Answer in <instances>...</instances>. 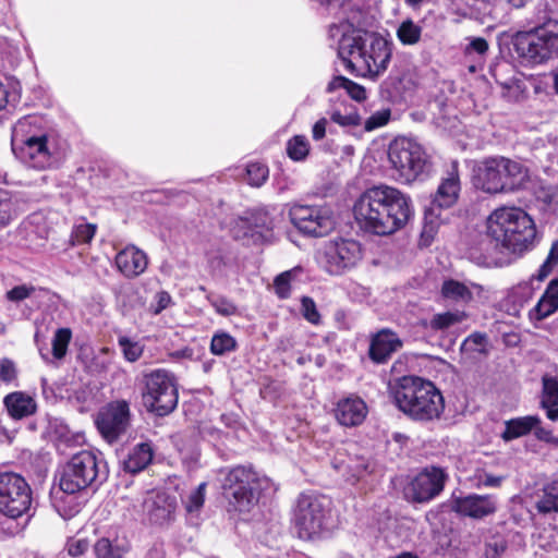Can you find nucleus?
Wrapping results in <instances>:
<instances>
[{"label": "nucleus", "mask_w": 558, "mask_h": 558, "mask_svg": "<svg viewBox=\"0 0 558 558\" xmlns=\"http://www.w3.org/2000/svg\"><path fill=\"white\" fill-rule=\"evenodd\" d=\"M109 476L108 463L99 451L82 450L66 462L59 478V489L51 493L52 504L65 517L77 511L70 505L74 496L86 489L96 490Z\"/></svg>", "instance_id": "nucleus-2"}, {"label": "nucleus", "mask_w": 558, "mask_h": 558, "mask_svg": "<svg viewBox=\"0 0 558 558\" xmlns=\"http://www.w3.org/2000/svg\"><path fill=\"white\" fill-rule=\"evenodd\" d=\"M534 507L543 515L558 512V480L544 486L542 495L537 497Z\"/></svg>", "instance_id": "nucleus-32"}, {"label": "nucleus", "mask_w": 558, "mask_h": 558, "mask_svg": "<svg viewBox=\"0 0 558 558\" xmlns=\"http://www.w3.org/2000/svg\"><path fill=\"white\" fill-rule=\"evenodd\" d=\"M460 190L459 162L453 160L447 167L429 207L425 209L424 232L434 231L437 220L440 219V210L450 208L457 203Z\"/></svg>", "instance_id": "nucleus-14"}, {"label": "nucleus", "mask_w": 558, "mask_h": 558, "mask_svg": "<svg viewBox=\"0 0 558 558\" xmlns=\"http://www.w3.org/2000/svg\"><path fill=\"white\" fill-rule=\"evenodd\" d=\"M558 311V278L551 279L538 302L529 311L531 322H541Z\"/></svg>", "instance_id": "nucleus-24"}, {"label": "nucleus", "mask_w": 558, "mask_h": 558, "mask_svg": "<svg viewBox=\"0 0 558 558\" xmlns=\"http://www.w3.org/2000/svg\"><path fill=\"white\" fill-rule=\"evenodd\" d=\"M56 137L47 130L37 134H33L26 138L20 140V142L11 143L12 151H16L20 148L28 147L36 145L38 143H44L46 140H54Z\"/></svg>", "instance_id": "nucleus-55"}, {"label": "nucleus", "mask_w": 558, "mask_h": 558, "mask_svg": "<svg viewBox=\"0 0 558 558\" xmlns=\"http://www.w3.org/2000/svg\"><path fill=\"white\" fill-rule=\"evenodd\" d=\"M327 124H328L327 119L326 118H322V119H319L313 125V129H312V137H313V140L320 141V140H323L325 137L326 130H327Z\"/></svg>", "instance_id": "nucleus-63"}, {"label": "nucleus", "mask_w": 558, "mask_h": 558, "mask_svg": "<svg viewBox=\"0 0 558 558\" xmlns=\"http://www.w3.org/2000/svg\"><path fill=\"white\" fill-rule=\"evenodd\" d=\"M17 378V368L15 363L8 359H0V380L4 384H12Z\"/></svg>", "instance_id": "nucleus-56"}, {"label": "nucleus", "mask_w": 558, "mask_h": 558, "mask_svg": "<svg viewBox=\"0 0 558 558\" xmlns=\"http://www.w3.org/2000/svg\"><path fill=\"white\" fill-rule=\"evenodd\" d=\"M527 171L518 161L496 156L484 159L474 169L475 187L486 193L511 192L522 186Z\"/></svg>", "instance_id": "nucleus-8"}, {"label": "nucleus", "mask_w": 558, "mask_h": 558, "mask_svg": "<svg viewBox=\"0 0 558 558\" xmlns=\"http://www.w3.org/2000/svg\"><path fill=\"white\" fill-rule=\"evenodd\" d=\"M250 223L254 230L263 234L264 231H270L275 227V219L266 208L255 209L250 217Z\"/></svg>", "instance_id": "nucleus-43"}, {"label": "nucleus", "mask_w": 558, "mask_h": 558, "mask_svg": "<svg viewBox=\"0 0 558 558\" xmlns=\"http://www.w3.org/2000/svg\"><path fill=\"white\" fill-rule=\"evenodd\" d=\"M353 213L363 231L383 236L403 229L414 217V205L409 194L387 184H378L360 195Z\"/></svg>", "instance_id": "nucleus-1"}, {"label": "nucleus", "mask_w": 558, "mask_h": 558, "mask_svg": "<svg viewBox=\"0 0 558 558\" xmlns=\"http://www.w3.org/2000/svg\"><path fill=\"white\" fill-rule=\"evenodd\" d=\"M501 481H502V477H500V476L486 474L484 476V478L482 480V483L484 486H487V487H497L500 485Z\"/></svg>", "instance_id": "nucleus-64"}, {"label": "nucleus", "mask_w": 558, "mask_h": 558, "mask_svg": "<svg viewBox=\"0 0 558 558\" xmlns=\"http://www.w3.org/2000/svg\"><path fill=\"white\" fill-rule=\"evenodd\" d=\"M388 158L396 171V180L411 183L429 171L428 157L415 140L397 137L388 149Z\"/></svg>", "instance_id": "nucleus-9"}, {"label": "nucleus", "mask_w": 558, "mask_h": 558, "mask_svg": "<svg viewBox=\"0 0 558 558\" xmlns=\"http://www.w3.org/2000/svg\"><path fill=\"white\" fill-rule=\"evenodd\" d=\"M401 347L402 341L396 332L389 329H381L372 337L368 355L373 362L383 364Z\"/></svg>", "instance_id": "nucleus-22"}, {"label": "nucleus", "mask_w": 558, "mask_h": 558, "mask_svg": "<svg viewBox=\"0 0 558 558\" xmlns=\"http://www.w3.org/2000/svg\"><path fill=\"white\" fill-rule=\"evenodd\" d=\"M206 488L207 483L202 482L196 488L182 497V504L187 513L198 512L202 509L205 502Z\"/></svg>", "instance_id": "nucleus-41"}, {"label": "nucleus", "mask_w": 558, "mask_h": 558, "mask_svg": "<svg viewBox=\"0 0 558 558\" xmlns=\"http://www.w3.org/2000/svg\"><path fill=\"white\" fill-rule=\"evenodd\" d=\"M47 130L48 129L43 117L37 114L22 117L12 126L11 143H17L20 140Z\"/></svg>", "instance_id": "nucleus-28"}, {"label": "nucleus", "mask_w": 558, "mask_h": 558, "mask_svg": "<svg viewBox=\"0 0 558 558\" xmlns=\"http://www.w3.org/2000/svg\"><path fill=\"white\" fill-rule=\"evenodd\" d=\"M238 348L236 340L227 331H217L213 335L210 341V352L214 355H225L235 351Z\"/></svg>", "instance_id": "nucleus-35"}, {"label": "nucleus", "mask_w": 558, "mask_h": 558, "mask_svg": "<svg viewBox=\"0 0 558 558\" xmlns=\"http://www.w3.org/2000/svg\"><path fill=\"white\" fill-rule=\"evenodd\" d=\"M301 314L305 320L312 325H320L322 316L317 310L315 301L310 296H302L301 299Z\"/></svg>", "instance_id": "nucleus-49"}, {"label": "nucleus", "mask_w": 558, "mask_h": 558, "mask_svg": "<svg viewBox=\"0 0 558 558\" xmlns=\"http://www.w3.org/2000/svg\"><path fill=\"white\" fill-rule=\"evenodd\" d=\"M330 500L318 494L304 493L294 508L293 525L302 539H315L327 529Z\"/></svg>", "instance_id": "nucleus-10"}, {"label": "nucleus", "mask_w": 558, "mask_h": 558, "mask_svg": "<svg viewBox=\"0 0 558 558\" xmlns=\"http://www.w3.org/2000/svg\"><path fill=\"white\" fill-rule=\"evenodd\" d=\"M396 35L403 46H414L421 41L423 28L412 19H407L400 23Z\"/></svg>", "instance_id": "nucleus-34"}, {"label": "nucleus", "mask_w": 558, "mask_h": 558, "mask_svg": "<svg viewBox=\"0 0 558 558\" xmlns=\"http://www.w3.org/2000/svg\"><path fill=\"white\" fill-rule=\"evenodd\" d=\"M4 407L11 417L21 420L36 412V401L23 391H14L4 397Z\"/></svg>", "instance_id": "nucleus-26"}, {"label": "nucleus", "mask_w": 558, "mask_h": 558, "mask_svg": "<svg viewBox=\"0 0 558 558\" xmlns=\"http://www.w3.org/2000/svg\"><path fill=\"white\" fill-rule=\"evenodd\" d=\"M118 344L122 351L123 357L131 363L136 362L144 352V347L130 338L123 336L119 337Z\"/></svg>", "instance_id": "nucleus-45"}, {"label": "nucleus", "mask_w": 558, "mask_h": 558, "mask_svg": "<svg viewBox=\"0 0 558 558\" xmlns=\"http://www.w3.org/2000/svg\"><path fill=\"white\" fill-rule=\"evenodd\" d=\"M36 291V288L33 284H19L10 289L5 293V298L8 301L12 303H20L28 298H31Z\"/></svg>", "instance_id": "nucleus-53"}, {"label": "nucleus", "mask_w": 558, "mask_h": 558, "mask_svg": "<svg viewBox=\"0 0 558 558\" xmlns=\"http://www.w3.org/2000/svg\"><path fill=\"white\" fill-rule=\"evenodd\" d=\"M333 413L336 421L341 426L357 427L366 420L368 407L362 397L348 393L336 402Z\"/></svg>", "instance_id": "nucleus-19"}, {"label": "nucleus", "mask_w": 558, "mask_h": 558, "mask_svg": "<svg viewBox=\"0 0 558 558\" xmlns=\"http://www.w3.org/2000/svg\"><path fill=\"white\" fill-rule=\"evenodd\" d=\"M512 43L523 63L541 64L558 50V21L544 12L527 29L517 32Z\"/></svg>", "instance_id": "nucleus-7"}, {"label": "nucleus", "mask_w": 558, "mask_h": 558, "mask_svg": "<svg viewBox=\"0 0 558 558\" xmlns=\"http://www.w3.org/2000/svg\"><path fill=\"white\" fill-rule=\"evenodd\" d=\"M330 119L341 126H359L362 123V118L354 109L345 112L336 110L331 113Z\"/></svg>", "instance_id": "nucleus-50"}, {"label": "nucleus", "mask_w": 558, "mask_h": 558, "mask_svg": "<svg viewBox=\"0 0 558 558\" xmlns=\"http://www.w3.org/2000/svg\"><path fill=\"white\" fill-rule=\"evenodd\" d=\"M558 264V240H556L549 250V253L544 260V263L539 266L536 274H534V278L537 279V282L543 281L548 275L551 272L553 268Z\"/></svg>", "instance_id": "nucleus-48"}, {"label": "nucleus", "mask_w": 558, "mask_h": 558, "mask_svg": "<svg viewBox=\"0 0 558 558\" xmlns=\"http://www.w3.org/2000/svg\"><path fill=\"white\" fill-rule=\"evenodd\" d=\"M88 548V543L85 539L73 541L68 544V553L72 557L83 555Z\"/></svg>", "instance_id": "nucleus-62"}, {"label": "nucleus", "mask_w": 558, "mask_h": 558, "mask_svg": "<svg viewBox=\"0 0 558 558\" xmlns=\"http://www.w3.org/2000/svg\"><path fill=\"white\" fill-rule=\"evenodd\" d=\"M322 14L338 15L348 0H311Z\"/></svg>", "instance_id": "nucleus-54"}, {"label": "nucleus", "mask_w": 558, "mask_h": 558, "mask_svg": "<svg viewBox=\"0 0 558 558\" xmlns=\"http://www.w3.org/2000/svg\"><path fill=\"white\" fill-rule=\"evenodd\" d=\"M338 54L351 73L376 80L390 63L392 43L378 33L357 32L352 36H342Z\"/></svg>", "instance_id": "nucleus-3"}, {"label": "nucleus", "mask_w": 558, "mask_h": 558, "mask_svg": "<svg viewBox=\"0 0 558 558\" xmlns=\"http://www.w3.org/2000/svg\"><path fill=\"white\" fill-rule=\"evenodd\" d=\"M14 204L11 193L0 189V229L7 227L13 219Z\"/></svg>", "instance_id": "nucleus-47"}, {"label": "nucleus", "mask_w": 558, "mask_h": 558, "mask_svg": "<svg viewBox=\"0 0 558 558\" xmlns=\"http://www.w3.org/2000/svg\"><path fill=\"white\" fill-rule=\"evenodd\" d=\"M95 423L104 439L109 444L117 441L130 423L129 403L125 400L108 403L98 412Z\"/></svg>", "instance_id": "nucleus-17"}, {"label": "nucleus", "mask_w": 558, "mask_h": 558, "mask_svg": "<svg viewBox=\"0 0 558 558\" xmlns=\"http://www.w3.org/2000/svg\"><path fill=\"white\" fill-rule=\"evenodd\" d=\"M291 223L304 235L323 238L336 227V217L327 204L306 205L295 203L289 210Z\"/></svg>", "instance_id": "nucleus-12"}, {"label": "nucleus", "mask_w": 558, "mask_h": 558, "mask_svg": "<svg viewBox=\"0 0 558 558\" xmlns=\"http://www.w3.org/2000/svg\"><path fill=\"white\" fill-rule=\"evenodd\" d=\"M177 508L175 497L165 492H158L148 497L144 502V509L150 522L163 524L170 521Z\"/></svg>", "instance_id": "nucleus-23"}, {"label": "nucleus", "mask_w": 558, "mask_h": 558, "mask_svg": "<svg viewBox=\"0 0 558 558\" xmlns=\"http://www.w3.org/2000/svg\"><path fill=\"white\" fill-rule=\"evenodd\" d=\"M338 88H343L348 95L356 101H363L366 99L365 88L342 75L335 76L327 85L328 93H332Z\"/></svg>", "instance_id": "nucleus-33"}, {"label": "nucleus", "mask_w": 558, "mask_h": 558, "mask_svg": "<svg viewBox=\"0 0 558 558\" xmlns=\"http://www.w3.org/2000/svg\"><path fill=\"white\" fill-rule=\"evenodd\" d=\"M391 395L397 408L413 421L432 422L445 410L439 389L421 377L403 376L391 386Z\"/></svg>", "instance_id": "nucleus-4"}, {"label": "nucleus", "mask_w": 558, "mask_h": 558, "mask_svg": "<svg viewBox=\"0 0 558 558\" xmlns=\"http://www.w3.org/2000/svg\"><path fill=\"white\" fill-rule=\"evenodd\" d=\"M171 295L167 291H159L155 294L154 302L151 303V311L154 314H160L163 310L171 304Z\"/></svg>", "instance_id": "nucleus-60"}, {"label": "nucleus", "mask_w": 558, "mask_h": 558, "mask_svg": "<svg viewBox=\"0 0 558 558\" xmlns=\"http://www.w3.org/2000/svg\"><path fill=\"white\" fill-rule=\"evenodd\" d=\"M96 232V226L81 222L73 227L71 233L72 245L85 244L92 241Z\"/></svg>", "instance_id": "nucleus-46"}, {"label": "nucleus", "mask_w": 558, "mask_h": 558, "mask_svg": "<svg viewBox=\"0 0 558 558\" xmlns=\"http://www.w3.org/2000/svg\"><path fill=\"white\" fill-rule=\"evenodd\" d=\"M32 501L31 486L22 475L0 473V513L10 519L21 518L28 514Z\"/></svg>", "instance_id": "nucleus-13"}, {"label": "nucleus", "mask_w": 558, "mask_h": 558, "mask_svg": "<svg viewBox=\"0 0 558 558\" xmlns=\"http://www.w3.org/2000/svg\"><path fill=\"white\" fill-rule=\"evenodd\" d=\"M223 496L230 510L246 513L258 502L259 494L269 490L274 484L252 465H235L219 471Z\"/></svg>", "instance_id": "nucleus-6"}, {"label": "nucleus", "mask_w": 558, "mask_h": 558, "mask_svg": "<svg viewBox=\"0 0 558 558\" xmlns=\"http://www.w3.org/2000/svg\"><path fill=\"white\" fill-rule=\"evenodd\" d=\"M94 550L97 558H122L121 549L113 546L108 538L97 541Z\"/></svg>", "instance_id": "nucleus-52"}, {"label": "nucleus", "mask_w": 558, "mask_h": 558, "mask_svg": "<svg viewBox=\"0 0 558 558\" xmlns=\"http://www.w3.org/2000/svg\"><path fill=\"white\" fill-rule=\"evenodd\" d=\"M537 281L534 278V275L530 278L529 281H523L512 288L509 299L514 305L523 306L526 302H529L535 291L534 282Z\"/></svg>", "instance_id": "nucleus-40"}, {"label": "nucleus", "mask_w": 558, "mask_h": 558, "mask_svg": "<svg viewBox=\"0 0 558 558\" xmlns=\"http://www.w3.org/2000/svg\"><path fill=\"white\" fill-rule=\"evenodd\" d=\"M497 509L496 500L490 495L470 494L452 499V510L457 513L473 519H482Z\"/></svg>", "instance_id": "nucleus-20"}, {"label": "nucleus", "mask_w": 558, "mask_h": 558, "mask_svg": "<svg viewBox=\"0 0 558 558\" xmlns=\"http://www.w3.org/2000/svg\"><path fill=\"white\" fill-rule=\"evenodd\" d=\"M280 392H281V386L279 383L275 381V380H270L269 383L263 385V387L260 388V397L264 399V400H268V401H275L279 396H280Z\"/></svg>", "instance_id": "nucleus-61"}, {"label": "nucleus", "mask_w": 558, "mask_h": 558, "mask_svg": "<svg viewBox=\"0 0 558 558\" xmlns=\"http://www.w3.org/2000/svg\"><path fill=\"white\" fill-rule=\"evenodd\" d=\"M447 480L448 473L445 469L425 466L405 486L404 496L411 502H428L444 490Z\"/></svg>", "instance_id": "nucleus-16"}, {"label": "nucleus", "mask_w": 558, "mask_h": 558, "mask_svg": "<svg viewBox=\"0 0 558 558\" xmlns=\"http://www.w3.org/2000/svg\"><path fill=\"white\" fill-rule=\"evenodd\" d=\"M441 296L446 302L465 305L472 301L473 293L465 283L454 279H447L441 286Z\"/></svg>", "instance_id": "nucleus-31"}, {"label": "nucleus", "mask_w": 558, "mask_h": 558, "mask_svg": "<svg viewBox=\"0 0 558 558\" xmlns=\"http://www.w3.org/2000/svg\"><path fill=\"white\" fill-rule=\"evenodd\" d=\"M143 400L147 410L158 416L170 414L178 405L179 393L174 375L163 368L144 375Z\"/></svg>", "instance_id": "nucleus-11"}, {"label": "nucleus", "mask_w": 558, "mask_h": 558, "mask_svg": "<svg viewBox=\"0 0 558 558\" xmlns=\"http://www.w3.org/2000/svg\"><path fill=\"white\" fill-rule=\"evenodd\" d=\"M25 167L35 170H47L56 167L60 160V149L57 140H46L33 146L13 151Z\"/></svg>", "instance_id": "nucleus-18"}, {"label": "nucleus", "mask_w": 558, "mask_h": 558, "mask_svg": "<svg viewBox=\"0 0 558 558\" xmlns=\"http://www.w3.org/2000/svg\"><path fill=\"white\" fill-rule=\"evenodd\" d=\"M375 468V463L369 459L357 458L355 460H351L347 465L348 470V481L352 484L363 480L366 475H369Z\"/></svg>", "instance_id": "nucleus-38"}, {"label": "nucleus", "mask_w": 558, "mask_h": 558, "mask_svg": "<svg viewBox=\"0 0 558 558\" xmlns=\"http://www.w3.org/2000/svg\"><path fill=\"white\" fill-rule=\"evenodd\" d=\"M362 246L353 239L337 238L324 246L323 267L330 275H341L362 259Z\"/></svg>", "instance_id": "nucleus-15"}, {"label": "nucleus", "mask_w": 558, "mask_h": 558, "mask_svg": "<svg viewBox=\"0 0 558 558\" xmlns=\"http://www.w3.org/2000/svg\"><path fill=\"white\" fill-rule=\"evenodd\" d=\"M487 235L496 245L512 253L531 250L536 240V227L527 213L518 207H501L487 218Z\"/></svg>", "instance_id": "nucleus-5"}, {"label": "nucleus", "mask_w": 558, "mask_h": 558, "mask_svg": "<svg viewBox=\"0 0 558 558\" xmlns=\"http://www.w3.org/2000/svg\"><path fill=\"white\" fill-rule=\"evenodd\" d=\"M72 339V331L70 328H59L56 330L52 338V355L57 360H61L68 352V347Z\"/></svg>", "instance_id": "nucleus-42"}, {"label": "nucleus", "mask_w": 558, "mask_h": 558, "mask_svg": "<svg viewBox=\"0 0 558 558\" xmlns=\"http://www.w3.org/2000/svg\"><path fill=\"white\" fill-rule=\"evenodd\" d=\"M541 407L546 411L548 420H558V380L554 377L543 378Z\"/></svg>", "instance_id": "nucleus-30"}, {"label": "nucleus", "mask_w": 558, "mask_h": 558, "mask_svg": "<svg viewBox=\"0 0 558 558\" xmlns=\"http://www.w3.org/2000/svg\"><path fill=\"white\" fill-rule=\"evenodd\" d=\"M269 177V169L267 165L254 161L248 162L245 168V180L247 184L253 187H260L265 184Z\"/></svg>", "instance_id": "nucleus-39"}, {"label": "nucleus", "mask_w": 558, "mask_h": 558, "mask_svg": "<svg viewBox=\"0 0 558 558\" xmlns=\"http://www.w3.org/2000/svg\"><path fill=\"white\" fill-rule=\"evenodd\" d=\"M465 316L466 315L463 311L437 314L430 320V326L435 330H444L453 326L454 324L461 323Z\"/></svg>", "instance_id": "nucleus-44"}, {"label": "nucleus", "mask_w": 558, "mask_h": 558, "mask_svg": "<svg viewBox=\"0 0 558 558\" xmlns=\"http://www.w3.org/2000/svg\"><path fill=\"white\" fill-rule=\"evenodd\" d=\"M286 150L293 161H303L310 154V142L304 135H294L287 142Z\"/></svg>", "instance_id": "nucleus-37"}, {"label": "nucleus", "mask_w": 558, "mask_h": 558, "mask_svg": "<svg viewBox=\"0 0 558 558\" xmlns=\"http://www.w3.org/2000/svg\"><path fill=\"white\" fill-rule=\"evenodd\" d=\"M208 301L216 313L222 316H232L236 313V306L229 299L221 295H209Z\"/></svg>", "instance_id": "nucleus-51"}, {"label": "nucleus", "mask_w": 558, "mask_h": 558, "mask_svg": "<svg viewBox=\"0 0 558 558\" xmlns=\"http://www.w3.org/2000/svg\"><path fill=\"white\" fill-rule=\"evenodd\" d=\"M515 536L520 537V534L507 531L505 526L490 530L485 537L484 557L501 558L507 549L509 539Z\"/></svg>", "instance_id": "nucleus-25"}, {"label": "nucleus", "mask_w": 558, "mask_h": 558, "mask_svg": "<svg viewBox=\"0 0 558 558\" xmlns=\"http://www.w3.org/2000/svg\"><path fill=\"white\" fill-rule=\"evenodd\" d=\"M390 119V110L385 109L380 111H376L371 117H368L364 123L365 131H373L378 128H381L388 123Z\"/></svg>", "instance_id": "nucleus-58"}, {"label": "nucleus", "mask_w": 558, "mask_h": 558, "mask_svg": "<svg viewBox=\"0 0 558 558\" xmlns=\"http://www.w3.org/2000/svg\"><path fill=\"white\" fill-rule=\"evenodd\" d=\"M118 270L129 279L141 276L148 266V257L144 251L130 244L120 250L114 258Z\"/></svg>", "instance_id": "nucleus-21"}, {"label": "nucleus", "mask_w": 558, "mask_h": 558, "mask_svg": "<svg viewBox=\"0 0 558 558\" xmlns=\"http://www.w3.org/2000/svg\"><path fill=\"white\" fill-rule=\"evenodd\" d=\"M469 44L464 48L466 56H478L483 57L488 51V43L483 37H470Z\"/></svg>", "instance_id": "nucleus-57"}, {"label": "nucleus", "mask_w": 558, "mask_h": 558, "mask_svg": "<svg viewBox=\"0 0 558 558\" xmlns=\"http://www.w3.org/2000/svg\"><path fill=\"white\" fill-rule=\"evenodd\" d=\"M153 457L154 452L149 444H137L123 460V469L125 472L136 474L150 464Z\"/></svg>", "instance_id": "nucleus-27"}, {"label": "nucleus", "mask_w": 558, "mask_h": 558, "mask_svg": "<svg viewBox=\"0 0 558 558\" xmlns=\"http://www.w3.org/2000/svg\"><path fill=\"white\" fill-rule=\"evenodd\" d=\"M541 424V418L537 415H527L511 418L505 422V430L501 433V438L505 441H510L519 437L527 435L532 429Z\"/></svg>", "instance_id": "nucleus-29"}, {"label": "nucleus", "mask_w": 558, "mask_h": 558, "mask_svg": "<svg viewBox=\"0 0 558 558\" xmlns=\"http://www.w3.org/2000/svg\"><path fill=\"white\" fill-rule=\"evenodd\" d=\"M485 342V336L480 332L470 335L461 344L462 351L481 352Z\"/></svg>", "instance_id": "nucleus-59"}, {"label": "nucleus", "mask_w": 558, "mask_h": 558, "mask_svg": "<svg viewBox=\"0 0 558 558\" xmlns=\"http://www.w3.org/2000/svg\"><path fill=\"white\" fill-rule=\"evenodd\" d=\"M302 272L300 267L279 274L274 280L275 293L280 300H287L291 295V283Z\"/></svg>", "instance_id": "nucleus-36"}]
</instances>
